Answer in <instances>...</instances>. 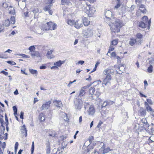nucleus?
<instances>
[{"mask_svg":"<svg viewBox=\"0 0 154 154\" xmlns=\"http://www.w3.org/2000/svg\"><path fill=\"white\" fill-rule=\"evenodd\" d=\"M142 20L143 21H144L143 22H144L145 23L149 21L148 20V18L146 16H144L142 18Z\"/></svg>","mask_w":154,"mask_h":154,"instance_id":"nucleus-40","label":"nucleus"},{"mask_svg":"<svg viewBox=\"0 0 154 154\" xmlns=\"http://www.w3.org/2000/svg\"><path fill=\"white\" fill-rule=\"evenodd\" d=\"M30 55L33 58H35V57H36L39 60H42V55L38 51H34V52L31 53Z\"/></svg>","mask_w":154,"mask_h":154,"instance_id":"nucleus-6","label":"nucleus"},{"mask_svg":"<svg viewBox=\"0 0 154 154\" xmlns=\"http://www.w3.org/2000/svg\"><path fill=\"white\" fill-rule=\"evenodd\" d=\"M21 132L22 134H24L25 137L27 136V131L25 125H23L21 127Z\"/></svg>","mask_w":154,"mask_h":154,"instance_id":"nucleus-11","label":"nucleus"},{"mask_svg":"<svg viewBox=\"0 0 154 154\" xmlns=\"http://www.w3.org/2000/svg\"><path fill=\"white\" fill-rule=\"evenodd\" d=\"M34 14V18H36L38 17L36 16V14L38 13L39 11L38 9L37 8H34L33 9L32 11Z\"/></svg>","mask_w":154,"mask_h":154,"instance_id":"nucleus-16","label":"nucleus"},{"mask_svg":"<svg viewBox=\"0 0 154 154\" xmlns=\"http://www.w3.org/2000/svg\"><path fill=\"white\" fill-rule=\"evenodd\" d=\"M114 49V48L112 46L110 47L109 49V51L108 52V53L110 51H113Z\"/></svg>","mask_w":154,"mask_h":154,"instance_id":"nucleus-61","label":"nucleus"},{"mask_svg":"<svg viewBox=\"0 0 154 154\" xmlns=\"http://www.w3.org/2000/svg\"><path fill=\"white\" fill-rule=\"evenodd\" d=\"M12 108L14 112H17V108L16 106H13Z\"/></svg>","mask_w":154,"mask_h":154,"instance_id":"nucleus-60","label":"nucleus"},{"mask_svg":"<svg viewBox=\"0 0 154 154\" xmlns=\"http://www.w3.org/2000/svg\"><path fill=\"white\" fill-rule=\"evenodd\" d=\"M10 23V21L8 19L5 20L3 22V25L6 27L8 26Z\"/></svg>","mask_w":154,"mask_h":154,"instance_id":"nucleus-22","label":"nucleus"},{"mask_svg":"<svg viewBox=\"0 0 154 154\" xmlns=\"http://www.w3.org/2000/svg\"><path fill=\"white\" fill-rule=\"evenodd\" d=\"M51 103V102L50 101L43 104L41 107L42 110H43L48 109Z\"/></svg>","mask_w":154,"mask_h":154,"instance_id":"nucleus-9","label":"nucleus"},{"mask_svg":"<svg viewBox=\"0 0 154 154\" xmlns=\"http://www.w3.org/2000/svg\"><path fill=\"white\" fill-rule=\"evenodd\" d=\"M146 101L147 103H149L150 105H152L153 104V102L152 100L150 99H147Z\"/></svg>","mask_w":154,"mask_h":154,"instance_id":"nucleus-42","label":"nucleus"},{"mask_svg":"<svg viewBox=\"0 0 154 154\" xmlns=\"http://www.w3.org/2000/svg\"><path fill=\"white\" fill-rule=\"evenodd\" d=\"M93 33V30L90 29H88L86 31L85 34V35L88 38L92 36Z\"/></svg>","mask_w":154,"mask_h":154,"instance_id":"nucleus-8","label":"nucleus"},{"mask_svg":"<svg viewBox=\"0 0 154 154\" xmlns=\"http://www.w3.org/2000/svg\"><path fill=\"white\" fill-rule=\"evenodd\" d=\"M107 102L106 101H104L102 105V107H105L107 105Z\"/></svg>","mask_w":154,"mask_h":154,"instance_id":"nucleus-50","label":"nucleus"},{"mask_svg":"<svg viewBox=\"0 0 154 154\" xmlns=\"http://www.w3.org/2000/svg\"><path fill=\"white\" fill-rule=\"evenodd\" d=\"M18 55L22 56L23 58H28L29 57L28 55L24 54H18Z\"/></svg>","mask_w":154,"mask_h":154,"instance_id":"nucleus-41","label":"nucleus"},{"mask_svg":"<svg viewBox=\"0 0 154 154\" xmlns=\"http://www.w3.org/2000/svg\"><path fill=\"white\" fill-rule=\"evenodd\" d=\"M83 23L85 26H88L90 24V21L86 17H82Z\"/></svg>","mask_w":154,"mask_h":154,"instance_id":"nucleus-12","label":"nucleus"},{"mask_svg":"<svg viewBox=\"0 0 154 154\" xmlns=\"http://www.w3.org/2000/svg\"><path fill=\"white\" fill-rule=\"evenodd\" d=\"M2 129L1 130V133L2 134H3L4 133V131L5 130V127L2 125Z\"/></svg>","mask_w":154,"mask_h":154,"instance_id":"nucleus-49","label":"nucleus"},{"mask_svg":"<svg viewBox=\"0 0 154 154\" xmlns=\"http://www.w3.org/2000/svg\"><path fill=\"white\" fill-rule=\"evenodd\" d=\"M86 9L84 8V11L88 15L89 17H91L93 15L95 11V8L93 7H91L90 5H86Z\"/></svg>","mask_w":154,"mask_h":154,"instance_id":"nucleus-2","label":"nucleus"},{"mask_svg":"<svg viewBox=\"0 0 154 154\" xmlns=\"http://www.w3.org/2000/svg\"><path fill=\"white\" fill-rule=\"evenodd\" d=\"M140 115L145 116L146 115V110L144 109L143 108H141L140 110Z\"/></svg>","mask_w":154,"mask_h":154,"instance_id":"nucleus-29","label":"nucleus"},{"mask_svg":"<svg viewBox=\"0 0 154 154\" xmlns=\"http://www.w3.org/2000/svg\"><path fill=\"white\" fill-rule=\"evenodd\" d=\"M95 91V89L94 87H91L89 90V93L90 95L92 96Z\"/></svg>","mask_w":154,"mask_h":154,"instance_id":"nucleus-30","label":"nucleus"},{"mask_svg":"<svg viewBox=\"0 0 154 154\" xmlns=\"http://www.w3.org/2000/svg\"><path fill=\"white\" fill-rule=\"evenodd\" d=\"M142 121L143 122L145 125H147V121L145 119H142Z\"/></svg>","mask_w":154,"mask_h":154,"instance_id":"nucleus-55","label":"nucleus"},{"mask_svg":"<svg viewBox=\"0 0 154 154\" xmlns=\"http://www.w3.org/2000/svg\"><path fill=\"white\" fill-rule=\"evenodd\" d=\"M47 24L48 27V28L45 29V30L46 31L49 30H54L57 28V24L51 21L47 22Z\"/></svg>","mask_w":154,"mask_h":154,"instance_id":"nucleus-4","label":"nucleus"},{"mask_svg":"<svg viewBox=\"0 0 154 154\" xmlns=\"http://www.w3.org/2000/svg\"><path fill=\"white\" fill-rule=\"evenodd\" d=\"M144 104L146 106V108H147V107H148L149 106L148 103L146 102H145Z\"/></svg>","mask_w":154,"mask_h":154,"instance_id":"nucleus-64","label":"nucleus"},{"mask_svg":"<svg viewBox=\"0 0 154 154\" xmlns=\"http://www.w3.org/2000/svg\"><path fill=\"white\" fill-rule=\"evenodd\" d=\"M151 23L150 19L149 20V21L146 22V23L144 22L141 21L139 23V26L142 28H145L147 26H148V28H149L150 26Z\"/></svg>","mask_w":154,"mask_h":154,"instance_id":"nucleus-5","label":"nucleus"},{"mask_svg":"<svg viewBox=\"0 0 154 154\" xmlns=\"http://www.w3.org/2000/svg\"><path fill=\"white\" fill-rule=\"evenodd\" d=\"M125 65L124 64H121L119 67V69L121 73L119 72V74H121L124 71L125 69Z\"/></svg>","mask_w":154,"mask_h":154,"instance_id":"nucleus-18","label":"nucleus"},{"mask_svg":"<svg viewBox=\"0 0 154 154\" xmlns=\"http://www.w3.org/2000/svg\"><path fill=\"white\" fill-rule=\"evenodd\" d=\"M1 73L4 74L5 75H8V72H5L4 70H2L1 72Z\"/></svg>","mask_w":154,"mask_h":154,"instance_id":"nucleus-53","label":"nucleus"},{"mask_svg":"<svg viewBox=\"0 0 154 154\" xmlns=\"http://www.w3.org/2000/svg\"><path fill=\"white\" fill-rule=\"evenodd\" d=\"M38 119L41 122H43L45 121V118L42 113H41L40 114L39 116Z\"/></svg>","mask_w":154,"mask_h":154,"instance_id":"nucleus-27","label":"nucleus"},{"mask_svg":"<svg viewBox=\"0 0 154 154\" xmlns=\"http://www.w3.org/2000/svg\"><path fill=\"white\" fill-rule=\"evenodd\" d=\"M95 112V110L94 107L92 105H90L89 108L88 112V113L89 115H93Z\"/></svg>","mask_w":154,"mask_h":154,"instance_id":"nucleus-14","label":"nucleus"},{"mask_svg":"<svg viewBox=\"0 0 154 154\" xmlns=\"http://www.w3.org/2000/svg\"><path fill=\"white\" fill-rule=\"evenodd\" d=\"M89 105V104L88 103H85L84 104V106L85 109H86L88 107V106Z\"/></svg>","mask_w":154,"mask_h":154,"instance_id":"nucleus-56","label":"nucleus"},{"mask_svg":"<svg viewBox=\"0 0 154 154\" xmlns=\"http://www.w3.org/2000/svg\"><path fill=\"white\" fill-rule=\"evenodd\" d=\"M111 79V77L110 75L109 74L107 75L103 81V85H106L108 83H110L109 82Z\"/></svg>","mask_w":154,"mask_h":154,"instance_id":"nucleus-7","label":"nucleus"},{"mask_svg":"<svg viewBox=\"0 0 154 154\" xmlns=\"http://www.w3.org/2000/svg\"><path fill=\"white\" fill-rule=\"evenodd\" d=\"M149 139L150 140L151 142H154V136H151L149 138Z\"/></svg>","mask_w":154,"mask_h":154,"instance_id":"nucleus-52","label":"nucleus"},{"mask_svg":"<svg viewBox=\"0 0 154 154\" xmlns=\"http://www.w3.org/2000/svg\"><path fill=\"white\" fill-rule=\"evenodd\" d=\"M18 144L17 142L15 144V146H14L15 152L16 153V152L17 149L18 148Z\"/></svg>","mask_w":154,"mask_h":154,"instance_id":"nucleus-45","label":"nucleus"},{"mask_svg":"<svg viewBox=\"0 0 154 154\" xmlns=\"http://www.w3.org/2000/svg\"><path fill=\"white\" fill-rule=\"evenodd\" d=\"M23 14H24V15L25 17H29L28 12L26 11V12H25Z\"/></svg>","mask_w":154,"mask_h":154,"instance_id":"nucleus-59","label":"nucleus"},{"mask_svg":"<svg viewBox=\"0 0 154 154\" xmlns=\"http://www.w3.org/2000/svg\"><path fill=\"white\" fill-rule=\"evenodd\" d=\"M105 16L106 18V22L110 26L112 32H119L121 27L122 26V21L113 17L112 12L109 10L106 11Z\"/></svg>","mask_w":154,"mask_h":154,"instance_id":"nucleus-1","label":"nucleus"},{"mask_svg":"<svg viewBox=\"0 0 154 154\" xmlns=\"http://www.w3.org/2000/svg\"><path fill=\"white\" fill-rule=\"evenodd\" d=\"M85 94V91L82 89H81L79 95V98H80V97H82Z\"/></svg>","mask_w":154,"mask_h":154,"instance_id":"nucleus-31","label":"nucleus"},{"mask_svg":"<svg viewBox=\"0 0 154 154\" xmlns=\"http://www.w3.org/2000/svg\"><path fill=\"white\" fill-rule=\"evenodd\" d=\"M153 66L152 65H150L148 67L147 71L149 73H151L152 72Z\"/></svg>","mask_w":154,"mask_h":154,"instance_id":"nucleus-35","label":"nucleus"},{"mask_svg":"<svg viewBox=\"0 0 154 154\" xmlns=\"http://www.w3.org/2000/svg\"><path fill=\"white\" fill-rule=\"evenodd\" d=\"M100 94V93L98 91H96L95 94V95H96L98 97Z\"/></svg>","mask_w":154,"mask_h":154,"instance_id":"nucleus-62","label":"nucleus"},{"mask_svg":"<svg viewBox=\"0 0 154 154\" xmlns=\"http://www.w3.org/2000/svg\"><path fill=\"white\" fill-rule=\"evenodd\" d=\"M143 0H135L136 3L137 4L139 5L141 2Z\"/></svg>","mask_w":154,"mask_h":154,"instance_id":"nucleus-54","label":"nucleus"},{"mask_svg":"<svg viewBox=\"0 0 154 154\" xmlns=\"http://www.w3.org/2000/svg\"><path fill=\"white\" fill-rule=\"evenodd\" d=\"M94 139V137L93 136H90L88 139V140L90 143H91L92 140Z\"/></svg>","mask_w":154,"mask_h":154,"instance_id":"nucleus-47","label":"nucleus"},{"mask_svg":"<svg viewBox=\"0 0 154 154\" xmlns=\"http://www.w3.org/2000/svg\"><path fill=\"white\" fill-rule=\"evenodd\" d=\"M136 42V40L135 38H131L129 41V43L130 45L132 46L134 45Z\"/></svg>","mask_w":154,"mask_h":154,"instance_id":"nucleus-26","label":"nucleus"},{"mask_svg":"<svg viewBox=\"0 0 154 154\" xmlns=\"http://www.w3.org/2000/svg\"><path fill=\"white\" fill-rule=\"evenodd\" d=\"M23 112H20V119H23Z\"/></svg>","mask_w":154,"mask_h":154,"instance_id":"nucleus-58","label":"nucleus"},{"mask_svg":"<svg viewBox=\"0 0 154 154\" xmlns=\"http://www.w3.org/2000/svg\"><path fill=\"white\" fill-rule=\"evenodd\" d=\"M69 3V0H62L61 3L63 5H68Z\"/></svg>","mask_w":154,"mask_h":154,"instance_id":"nucleus-33","label":"nucleus"},{"mask_svg":"<svg viewBox=\"0 0 154 154\" xmlns=\"http://www.w3.org/2000/svg\"><path fill=\"white\" fill-rule=\"evenodd\" d=\"M105 147V146H104V145H103L101 148V149L103 150V153L104 154L107 153L111 150L109 147L104 149Z\"/></svg>","mask_w":154,"mask_h":154,"instance_id":"nucleus-19","label":"nucleus"},{"mask_svg":"<svg viewBox=\"0 0 154 154\" xmlns=\"http://www.w3.org/2000/svg\"><path fill=\"white\" fill-rule=\"evenodd\" d=\"M2 142L0 141V154H1L3 153V152H2V150L1 149V148H2L3 149H4L5 148L6 146V143L5 142H4L2 143H1Z\"/></svg>","mask_w":154,"mask_h":154,"instance_id":"nucleus-24","label":"nucleus"},{"mask_svg":"<svg viewBox=\"0 0 154 154\" xmlns=\"http://www.w3.org/2000/svg\"><path fill=\"white\" fill-rule=\"evenodd\" d=\"M111 56L112 57H116V54L115 52H112L111 55Z\"/></svg>","mask_w":154,"mask_h":154,"instance_id":"nucleus-51","label":"nucleus"},{"mask_svg":"<svg viewBox=\"0 0 154 154\" xmlns=\"http://www.w3.org/2000/svg\"><path fill=\"white\" fill-rule=\"evenodd\" d=\"M54 105L58 107H61L62 106V104L60 100H55L53 101Z\"/></svg>","mask_w":154,"mask_h":154,"instance_id":"nucleus-13","label":"nucleus"},{"mask_svg":"<svg viewBox=\"0 0 154 154\" xmlns=\"http://www.w3.org/2000/svg\"><path fill=\"white\" fill-rule=\"evenodd\" d=\"M146 109H147V110L148 111H149V112H152V109L151 107L150 106L148 107H147V108H146Z\"/></svg>","mask_w":154,"mask_h":154,"instance_id":"nucleus-57","label":"nucleus"},{"mask_svg":"<svg viewBox=\"0 0 154 154\" xmlns=\"http://www.w3.org/2000/svg\"><path fill=\"white\" fill-rule=\"evenodd\" d=\"M35 49V48L34 46H30L29 48V50L30 51V52L31 53H32V52H34Z\"/></svg>","mask_w":154,"mask_h":154,"instance_id":"nucleus-36","label":"nucleus"},{"mask_svg":"<svg viewBox=\"0 0 154 154\" xmlns=\"http://www.w3.org/2000/svg\"><path fill=\"white\" fill-rule=\"evenodd\" d=\"M34 149V141H33L32 142V147H31V154H32L33 153Z\"/></svg>","mask_w":154,"mask_h":154,"instance_id":"nucleus-39","label":"nucleus"},{"mask_svg":"<svg viewBox=\"0 0 154 154\" xmlns=\"http://www.w3.org/2000/svg\"><path fill=\"white\" fill-rule=\"evenodd\" d=\"M9 13L10 14L14 15L15 14L14 9V8H12L11 6H10V8H9Z\"/></svg>","mask_w":154,"mask_h":154,"instance_id":"nucleus-28","label":"nucleus"},{"mask_svg":"<svg viewBox=\"0 0 154 154\" xmlns=\"http://www.w3.org/2000/svg\"><path fill=\"white\" fill-rule=\"evenodd\" d=\"M83 102L84 103V100H82V98H80L79 99H76L74 101L75 108L77 110H80L82 107Z\"/></svg>","mask_w":154,"mask_h":154,"instance_id":"nucleus-3","label":"nucleus"},{"mask_svg":"<svg viewBox=\"0 0 154 154\" xmlns=\"http://www.w3.org/2000/svg\"><path fill=\"white\" fill-rule=\"evenodd\" d=\"M113 73V70L109 69H107L104 70L103 72V74L106 75L109 74L110 75V74H112Z\"/></svg>","mask_w":154,"mask_h":154,"instance_id":"nucleus-15","label":"nucleus"},{"mask_svg":"<svg viewBox=\"0 0 154 154\" xmlns=\"http://www.w3.org/2000/svg\"><path fill=\"white\" fill-rule=\"evenodd\" d=\"M139 10L143 13L145 14L146 13V9L144 5L143 4H141L140 6Z\"/></svg>","mask_w":154,"mask_h":154,"instance_id":"nucleus-23","label":"nucleus"},{"mask_svg":"<svg viewBox=\"0 0 154 154\" xmlns=\"http://www.w3.org/2000/svg\"><path fill=\"white\" fill-rule=\"evenodd\" d=\"M79 20H78L75 21L74 25L75 27L77 29H79L82 26V23H79Z\"/></svg>","mask_w":154,"mask_h":154,"instance_id":"nucleus-20","label":"nucleus"},{"mask_svg":"<svg viewBox=\"0 0 154 154\" xmlns=\"http://www.w3.org/2000/svg\"><path fill=\"white\" fill-rule=\"evenodd\" d=\"M63 61H62L61 60H59L57 62L54 63V64L55 66H60L63 64Z\"/></svg>","mask_w":154,"mask_h":154,"instance_id":"nucleus-32","label":"nucleus"},{"mask_svg":"<svg viewBox=\"0 0 154 154\" xmlns=\"http://www.w3.org/2000/svg\"><path fill=\"white\" fill-rule=\"evenodd\" d=\"M7 63L10 64L14 65L16 64V63L14 61H7Z\"/></svg>","mask_w":154,"mask_h":154,"instance_id":"nucleus-48","label":"nucleus"},{"mask_svg":"<svg viewBox=\"0 0 154 154\" xmlns=\"http://www.w3.org/2000/svg\"><path fill=\"white\" fill-rule=\"evenodd\" d=\"M121 5V4L120 2H118L116 5L115 7L114 8L116 9H118L119 8Z\"/></svg>","mask_w":154,"mask_h":154,"instance_id":"nucleus-44","label":"nucleus"},{"mask_svg":"<svg viewBox=\"0 0 154 154\" xmlns=\"http://www.w3.org/2000/svg\"><path fill=\"white\" fill-rule=\"evenodd\" d=\"M10 23L14 24L15 22V20L14 17H11V18Z\"/></svg>","mask_w":154,"mask_h":154,"instance_id":"nucleus-37","label":"nucleus"},{"mask_svg":"<svg viewBox=\"0 0 154 154\" xmlns=\"http://www.w3.org/2000/svg\"><path fill=\"white\" fill-rule=\"evenodd\" d=\"M52 52L53 51L52 50L48 52L46 55L48 58L51 59L54 57V55L52 54Z\"/></svg>","mask_w":154,"mask_h":154,"instance_id":"nucleus-21","label":"nucleus"},{"mask_svg":"<svg viewBox=\"0 0 154 154\" xmlns=\"http://www.w3.org/2000/svg\"><path fill=\"white\" fill-rule=\"evenodd\" d=\"M51 6L50 5H48L46 6L44 8V11H49L50 8Z\"/></svg>","mask_w":154,"mask_h":154,"instance_id":"nucleus-38","label":"nucleus"},{"mask_svg":"<svg viewBox=\"0 0 154 154\" xmlns=\"http://www.w3.org/2000/svg\"><path fill=\"white\" fill-rule=\"evenodd\" d=\"M67 23L69 25L72 26L74 25L75 21L73 20H68Z\"/></svg>","mask_w":154,"mask_h":154,"instance_id":"nucleus-34","label":"nucleus"},{"mask_svg":"<svg viewBox=\"0 0 154 154\" xmlns=\"http://www.w3.org/2000/svg\"><path fill=\"white\" fill-rule=\"evenodd\" d=\"M118 43V41L116 40H113L112 42V44L113 45H115Z\"/></svg>","mask_w":154,"mask_h":154,"instance_id":"nucleus-43","label":"nucleus"},{"mask_svg":"<svg viewBox=\"0 0 154 154\" xmlns=\"http://www.w3.org/2000/svg\"><path fill=\"white\" fill-rule=\"evenodd\" d=\"M53 2V0H45V2L46 4H51Z\"/></svg>","mask_w":154,"mask_h":154,"instance_id":"nucleus-46","label":"nucleus"},{"mask_svg":"<svg viewBox=\"0 0 154 154\" xmlns=\"http://www.w3.org/2000/svg\"><path fill=\"white\" fill-rule=\"evenodd\" d=\"M46 153L47 154H49L50 153L51 148L49 142L48 141L46 143Z\"/></svg>","mask_w":154,"mask_h":154,"instance_id":"nucleus-17","label":"nucleus"},{"mask_svg":"<svg viewBox=\"0 0 154 154\" xmlns=\"http://www.w3.org/2000/svg\"><path fill=\"white\" fill-rule=\"evenodd\" d=\"M29 71L32 74L35 75V76H37L38 74L37 71L36 70L33 69H29Z\"/></svg>","mask_w":154,"mask_h":154,"instance_id":"nucleus-25","label":"nucleus"},{"mask_svg":"<svg viewBox=\"0 0 154 154\" xmlns=\"http://www.w3.org/2000/svg\"><path fill=\"white\" fill-rule=\"evenodd\" d=\"M137 39H138L137 42L140 43V45L143 41V35L142 34L139 33H137L136 35Z\"/></svg>","mask_w":154,"mask_h":154,"instance_id":"nucleus-10","label":"nucleus"},{"mask_svg":"<svg viewBox=\"0 0 154 154\" xmlns=\"http://www.w3.org/2000/svg\"><path fill=\"white\" fill-rule=\"evenodd\" d=\"M2 6L4 8H7L8 7L7 4L6 3H3V4Z\"/></svg>","mask_w":154,"mask_h":154,"instance_id":"nucleus-63","label":"nucleus"}]
</instances>
